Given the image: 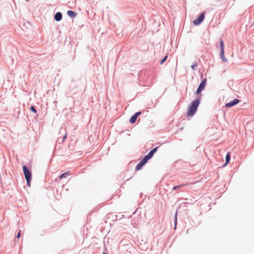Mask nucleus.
<instances>
[{
  "mask_svg": "<svg viewBox=\"0 0 254 254\" xmlns=\"http://www.w3.org/2000/svg\"><path fill=\"white\" fill-rule=\"evenodd\" d=\"M167 56H165L160 62V64H163L167 60Z\"/></svg>",
  "mask_w": 254,
  "mask_h": 254,
  "instance_id": "23",
  "label": "nucleus"
},
{
  "mask_svg": "<svg viewBox=\"0 0 254 254\" xmlns=\"http://www.w3.org/2000/svg\"><path fill=\"white\" fill-rule=\"evenodd\" d=\"M27 1H28L29 0H26Z\"/></svg>",
  "mask_w": 254,
  "mask_h": 254,
  "instance_id": "25",
  "label": "nucleus"
},
{
  "mask_svg": "<svg viewBox=\"0 0 254 254\" xmlns=\"http://www.w3.org/2000/svg\"><path fill=\"white\" fill-rule=\"evenodd\" d=\"M145 164V163L144 161L142 160L140 161V162L136 165L135 170L136 171L140 170Z\"/></svg>",
  "mask_w": 254,
  "mask_h": 254,
  "instance_id": "9",
  "label": "nucleus"
},
{
  "mask_svg": "<svg viewBox=\"0 0 254 254\" xmlns=\"http://www.w3.org/2000/svg\"><path fill=\"white\" fill-rule=\"evenodd\" d=\"M206 78L203 79L199 84L198 87L203 90L206 84Z\"/></svg>",
  "mask_w": 254,
  "mask_h": 254,
  "instance_id": "11",
  "label": "nucleus"
},
{
  "mask_svg": "<svg viewBox=\"0 0 254 254\" xmlns=\"http://www.w3.org/2000/svg\"><path fill=\"white\" fill-rule=\"evenodd\" d=\"M205 17L204 12H201L199 14L197 18L193 21V24L194 25H199L204 20Z\"/></svg>",
  "mask_w": 254,
  "mask_h": 254,
  "instance_id": "4",
  "label": "nucleus"
},
{
  "mask_svg": "<svg viewBox=\"0 0 254 254\" xmlns=\"http://www.w3.org/2000/svg\"><path fill=\"white\" fill-rule=\"evenodd\" d=\"M30 110L31 112H33L34 113L36 114L37 113V111L36 108L34 106H32L30 108Z\"/></svg>",
  "mask_w": 254,
  "mask_h": 254,
  "instance_id": "20",
  "label": "nucleus"
},
{
  "mask_svg": "<svg viewBox=\"0 0 254 254\" xmlns=\"http://www.w3.org/2000/svg\"><path fill=\"white\" fill-rule=\"evenodd\" d=\"M151 158L147 154L145 155L144 157L143 158V159H142V160L143 161H144L145 162V163L146 164L147 161L150 159Z\"/></svg>",
  "mask_w": 254,
  "mask_h": 254,
  "instance_id": "17",
  "label": "nucleus"
},
{
  "mask_svg": "<svg viewBox=\"0 0 254 254\" xmlns=\"http://www.w3.org/2000/svg\"><path fill=\"white\" fill-rule=\"evenodd\" d=\"M159 146H157L154 148L153 149L150 151V152L147 154V155L151 158L152 157L154 153L157 151Z\"/></svg>",
  "mask_w": 254,
  "mask_h": 254,
  "instance_id": "12",
  "label": "nucleus"
},
{
  "mask_svg": "<svg viewBox=\"0 0 254 254\" xmlns=\"http://www.w3.org/2000/svg\"><path fill=\"white\" fill-rule=\"evenodd\" d=\"M177 214L178 212L177 211L176 212L175 215V222H174V228L175 229L177 226Z\"/></svg>",
  "mask_w": 254,
  "mask_h": 254,
  "instance_id": "18",
  "label": "nucleus"
},
{
  "mask_svg": "<svg viewBox=\"0 0 254 254\" xmlns=\"http://www.w3.org/2000/svg\"><path fill=\"white\" fill-rule=\"evenodd\" d=\"M22 169L25 179H31L32 173L28 167L26 165H23Z\"/></svg>",
  "mask_w": 254,
  "mask_h": 254,
  "instance_id": "5",
  "label": "nucleus"
},
{
  "mask_svg": "<svg viewBox=\"0 0 254 254\" xmlns=\"http://www.w3.org/2000/svg\"><path fill=\"white\" fill-rule=\"evenodd\" d=\"M67 14L68 16L71 18H74L77 15L76 12L70 10H69L67 11Z\"/></svg>",
  "mask_w": 254,
  "mask_h": 254,
  "instance_id": "10",
  "label": "nucleus"
},
{
  "mask_svg": "<svg viewBox=\"0 0 254 254\" xmlns=\"http://www.w3.org/2000/svg\"><path fill=\"white\" fill-rule=\"evenodd\" d=\"M63 18L62 13L61 12H57L54 15V19L56 21H60Z\"/></svg>",
  "mask_w": 254,
  "mask_h": 254,
  "instance_id": "8",
  "label": "nucleus"
},
{
  "mask_svg": "<svg viewBox=\"0 0 254 254\" xmlns=\"http://www.w3.org/2000/svg\"><path fill=\"white\" fill-rule=\"evenodd\" d=\"M240 100L238 99H235L234 100L226 103L225 104V107L226 108H231L236 105L238 103L240 102Z\"/></svg>",
  "mask_w": 254,
  "mask_h": 254,
  "instance_id": "6",
  "label": "nucleus"
},
{
  "mask_svg": "<svg viewBox=\"0 0 254 254\" xmlns=\"http://www.w3.org/2000/svg\"><path fill=\"white\" fill-rule=\"evenodd\" d=\"M197 66H198L197 63L195 62L191 66V67L193 70H195L196 69Z\"/></svg>",
  "mask_w": 254,
  "mask_h": 254,
  "instance_id": "19",
  "label": "nucleus"
},
{
  "mask_svg": "<svg viewBox=\"0 0 254 254\" xmlns=\"http://www.w3.org/2000/svg\"><path fill=\"white\" fill-rule=\"evenodd\" d=\"M186 184H182L180 185L175 186L173 188V190H176L177 189H180L185 186Z\"/></svg>",
  "mask_w": 254,
  "mask_h": 254,
  "instance_id": "16",
  "label": "nucleus"
},
{
  "mask_svg": "<svg viewBox=\"0 0 254 254\" xmlns=\"http://www.w3.org/2000/svg\"><path fill=\"white\" fill-rule=\"evenodd\" d=\"M203 90V89H202L201 88H199V87H198L196 91V94L197 95H198V98H199L200 99L201 96H202V95L201 94H200L201 93V92Z\"/></svg>",
  "mask_w": 254,
  "mask_h": 254,
  "instance_id": "14",
  "label": "nucleus"
},
{
  "mask_svg": "<svg viewBox=\"0 0 254 254\" xmlns=\"http://www.w3.org/2000/svg\"><path fill=\"white\" fill-rule=\"evenodd\" d=\"M105 250L102 253V254H109V253H112V252L109 251L106 247H105Z\"/></svg>",
  "mask_w": 254,
  "mask_h": 254,
  "instance_id": "21",
  "label": "nucleus"
},
{
  "mask_svg": "<svg viewBox=\"0 0 254 254\" xmlns=\"http://www.w3.org/2000/svg\"><path fill=\"white\" fill-rule=\"evenodd\" d=\"M231 158V155L230 152H228L226 154V158H225V163L223 165V166H226L227 164H228L230 162Z\"/></svg>",
  "mask_w": 254,
  "mask_h": 254,
  "instance_id": "13",
  "label": "nucleus"
},
{
  "mask_svg": "<svg viewBox=\"0 0 254 254\" xmlns=\"http://www.w3.org/2000/svg\"><path fill=\"white\" fill-rule=\"evenodd\" d=\"M59 133L60 135H61V136L58 138V141L63 143L67 136V133L65 129L64 128H61Z\"/></svg>",
  "mask_w": 254,
  "mask_h": 254,
  "instance_id": "3",
  "label": "nucleus"
},
{
  "mask_svg": "<svg viewBox=\"0 0 254 254\" xmlns=\"http://www.w3.org/2000/svg\"><path fill=\"white\" fill-rule=\"evenodd\" d=\"M21 230H20L18 232V233H17V235H16V238H19L20 237V236H21Z\"/></svg>",
  "mask_w": 254,
  "mask_h": 254,
  "instance_id": "24",
  "label": "nucleus"
},
{
  "mask_svg": "<svg viewBox=\"0 0 254 254\" xmlns=\"http://www.w3.org/2000/svg\"><path fill=\"white\" fill-rule=\"evenodd\" d=\"M199 104V98L196 99L191 103L190 106L188 107V111L187 113L188 117H192L195 114Z\"/></svg>",
  "mask_w": 254,
  "mask_h": 254,
  "instance_id": "1",
  "label": "nucleus"
},
{
  "mask_svg": "<svg viewBox=\"0 0 254 254\" xmlns=\"http://www.w3.org/2000/svg\"><path fill=\"white\" fill-rule=\"evenodd\" d=\"M220 48L221 50L220 54V59L223 62H227V60L224 56V43L222 39L220 41Z\"/></svg>",
  "mask_w": 254,
  "mask_h": 254,
  "instance_id": "2",
  "label": "nucleus"
},
{
  "mask_svg": "<svg viewBox=\"0 0 254 254\" xmlns=\"http://www.w3.org/2000/svg\"><path fill=\"white\" fill-rule=\"evenodd\" d=\"M69 174H70L69 172H65L60 175V179H62L64 178H66L67 176H68L69 175Z\"/></svg>",
  "mask_w": 254,
  "mask_h": 254,
  "instance_id": "15",
  "label": "nucleus"
},
{
  "mask_svg": "<svg viewBox=\"0 0 254 254\" xmlns=\"http://www.w3.org/2000/svg\"><path fill=\"white\" fill-rule=\"evenodd\" d=\"M31 179H26V186L27 187H30V182H31Z\"/></svg>",
  "mask_w": 254,
  "mask_h": 254,
  "instance_id": "22",
  "label": "nucleus"
},
{
  "mask_svg": "<svg viewBox=\"0 0 254 254\" xmlns=\"http://www.w3.org/2000/svg\"><path fill=\"white\" fill-rule=\"evenodd\" d=\"M141 112H138L135 113L129 119V122L131 124L135 123L137 117L141 114Z\"/></svg>",
  "mask_w": 254,
  "mask_h": 254,
  "instance_id": "7",
  "label": "nucleus"
}]
</instances>
